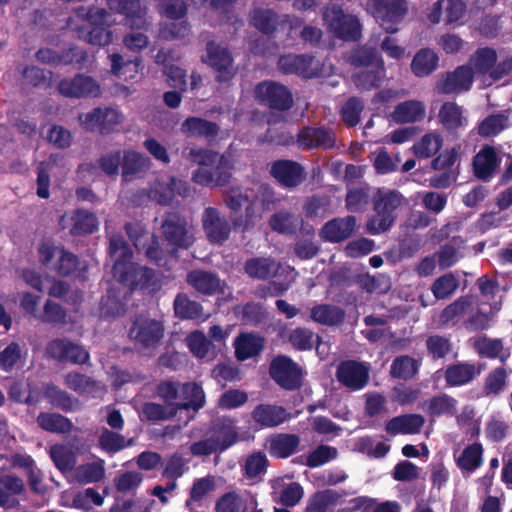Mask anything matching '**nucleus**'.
Returning <instances> with one entry per match:
<instances>
[{
	"instance_id": "nucleus-15",
	"label": "nucleus",
	"mask_w": 512,
	"mask_h": 512,
	"mask_svg": "<svg viewBox=\"0 0 512 512\" xmlns=\"http://www.w3.org/2000/svg\"><path fill=\"white\" fill-rule=\"evenodd\" d=\"M370 366L355 360H345L338 364L336 379L351 391L363 389L369 381Z\"/></svg>"
},
{
	"instance_id": "nucleus-20",
	"label": "nucleus",
	"mask_w": 512,
	"mask_h": 512,
	"mask_svg": "<svg viewBox=\"0 0 512 512\" xmlns=\"http://www.w3.org/2000/svg\"><path fill=\"white\" fill-rule=\"evenodd\" d=\"M203 229L211 243L222 244L230 236L231 227L224 216L214 207L205 208L202 215Z\"/></svg>"
},
{
	"instance_id": "nucleus-26",
	"label": "nucleus",
	"mask_w": 512,
	"mask_h": 512,
	"mask_svg": "<svg viewBox=\"0 0 512 512\" xmlns=\"http://www.w3.org/2000/svg\"><path fill=\"white\" fill-rule=\"evenodd\" d=\"M110 10L126 17V25L139 29L146 24L145 9L139 0H105Z\"/></svg>"
},
{
	"instance_id": "nucleus-55",
	"label": "nucleus",
	"mask_w": 512,
	"mask_h": 512,
	"mask_svg": "<svg viewBox=\"0 0 512 512\" xmlns=\"http://www.w3.org/2000/svg\"><path fill=\"white\" fill-rule=\"evenodd\" d=\"M456 404V399L447 394H442L427 400L424 403V410L432 417L453 415L456 410Z\"/></svg>"
},
{
	"instance_id": "nucleus-22",
	"label": "nucleus",
	"mask_w": 512,
	"mask_h": 512,
	"mask_svg": "<svg viewBox=\"0 0 512 512\" xmlns=\"http://www.w3.org/2000/svg\"><path fill=\"white\" fill-rule=\"evenodd\" d=\"M472 84V68L470 66H459L438 81L436 90L441 94H458L468 91Z\"/></svg>"
},
{
	"instance_id": "nucleus-52",
	"label": "nucleus",
	"mask_w": 512,
	"mask_h": 512,
	"mask_svg": "<svg viewBox=\"0 0 512 512\" xmlns=\"http://www.w3.org/2000/svg\"><path fill=\"white\" fill-rule=\"evenodd\" d=\"M427 355L432 360L445 359L453 350V344L450 337L433 334L425 340Z\"/></svg>"
},
{
	"instance_id": "nucleus-64",
	"label": "nucleus",
	"mask_w": 512,
	"mask_h": 512,
	"mask_svg": "<svg viewBox=\"0 0 512 512\" xmlns=\"http://www.w3.org/2000/svg\"><path fill=\"white\" fill-rule=\"evenodd\" d=\"M50 457L61 472H70L76 464L72 450L64 445H54L50 449Z\"/></svg>"
},
{
	"instance_id": "nucleus-16",
	"label": "nucleus",
	"mask_w": 512,
	"mask_h": 512,
	"mask_svg": "<svg viewBox=\"0 0 512 512\" xmlns=\"http://www.w3.org/2000/svg\"><path fill=\"white\" fill-rule=\"evenodd\" d=\"M206 52L207 56L203 61L213 68L217 81H230L234 77L236 70L228 49L211 41L207 43Z\"/></svg>"
},
{
	"instance_id": "nucleus-25",
	"label": "nucleus",
	"mask_w": 512,
	"mask_h": 512,
	"mask_svg": "<svg viewBox=\"0 0 512 512\" xmlns=\"http://www.w3.org/2000/svg\"><path fill=\"white\" fill-rule=\"evenodd\" d=\"M355 226L356 218L354 216L333 218L323 225L320 236L324 241L339 243L353 234Z\"/></svg>"
},
{
	"instance_id": "nucleus-28",
	"label": "nucleus",
	"mask_w": 512,
	"mask_h": 512,
	"mask_svg": "<svg viewBox=\"0 0 512 512\" xmlns=\"http://www.w3.org/2000/svg\"><path fill=\"white\" fill-rule=\"evenodd\" d=\"M235 357L239 361H245L260 355L262 352L265 339L258 333L243 332L234 340Z\"/></svg>"
},
{
	"instance_id": "nucleus-33",
	"label": "nucleus",
	"mask_w": 512,
	"mask_h": 512,
	"mask_svg": "<svg viewBox=\"0 0 512 512\" xmlns=\"http://www.w3.org/2000/svg\"><path fill=\"white\" fill-rule=\"evenodd\" d=\"M281 265L270 257H254L244 264L245 273L254 279L267 280L274 277Z\"/></svg>"
},
{
	"instance_id": "nucleus-36",
	"label": "nucleus",
	"mask_w": 512,
	"mask_h": 512,
	"mask_svg": "<svg viewBox=\"0 0 512 512\" xmlns=\"http://www.w3.org/2000/svg\"><path fill=\"white\" fill-rule=\"evenodd\" d=\"M227 165H217L215 168L199 167L194 171L192 180L207 187L224 186L231 178V173L224 170Z\"/></svg>"
},
{
	"instance_id": "nucleus-53",
	"label": "nucleus",
	"mask_w": 512,
	"mask_h": 512,
	"mask_svg": "<svg viewBox=\"0 0 512 512\" xmlns=\"http://www.w3.org/2000/svg\"><path fill=\"white\" fill-rule=\"evenodd\" d=\"M438 65V56L430 49H422L414 56L411 69L417 77H424L432 73Z\"/></svg>"
},
{
	"instance_id": "nucleus-31",
	"label": "nucleus",
	"mask_w": 512,
	"mask_h": 512,
	"mask_svg": "<svg viewBox=\"0 0 512 512\" xmlns=\"http://www.w3.org/2000/svg\"><path fill=\"white\" fill-rule=\"evenodd\" d=\"M64 384L74 392L82 396L96 397L102 390V384L79 372H69L65 375Z\"/></svg>"
},
{
	"instance_id": "nucleus-7",
	"label": "nucleus",
	"mask_w": 512,
	"mask_h": 512,
	"mask_svg": "<svg viewBox=\"0 0 512 512\" xmlns=\"http://www.w3.org/2000/svg\"><path fill=\"white\" fill-rule=\"evenodd\" d=\"M164 240L175 249H189L195 242L193 226L187 219L176 212L167 213L161 223Z\"/></svg>"
},
{
	"instance_id": "nucleus-58",
	"label": "nucleus",
	"mask_w": 512,
	"mask_h": 512,
	"mask_svg": "<svg viewBox=\"0 0 512 512\" xmlns=\"http://www.w3.org/2000/svg\"><path fill=\"white\" fill-rule=\"evenodd\" d=\"M72 221L71 233L73 235L91 234L98 229L97 217L86 210H76L72 216Z\"/></svg>"
},
{
	"instance_id": "nucleus-17",
	"label": "nucleus",
	"mask_w": 512,
	"mask_h": 512,
	"mask_svg": "<svg viewBox=\"0 0 512 512\" xmlns=\"http://www.w3.org/2000/svg\"><path fill=\"white\" fill-rule=\"evenodd\" d=\"M163 334L164 326L162 322L146 316L136 317L129 330L130 338L144 347L156 345Z\"/></svg>"
},
{
	"instance_id": "nucleus-32",
	"label": "nucleus",
	"mask_w": 512,
	"mask_h": 512,
	"mask_svg": "<svg viewBox=\"0 0 512 512\" xmlns=\"http://www.w3.org/2000/svg\"><path fill=\"white\" fill-rule=\"evenodd\" d=\"M483 446L479 442L466 446L456 459L457 467L464 477H469L483 464Z\"/></svg>"
},
{
	"instance_id": "nucleus-47",
	"label": "nucleus",
	"mask_w": 512,
	"mask_h": 512,
	"mask_svg": "<svg viewBox=\"0 0 512 512\" xmlns=\"http://www.w3.org/2000/svg\"><path fill=\"white\" fill-rule=\"evenodd\" d=\"M44 395L52 406L65 412H73L79 409L78 399L55 385H48Z\"/></svg>"
},
{
	"instance_id": "nucleus-62",
	"label": "nucleus",
	"mask_w": 512,
	"mask_h": 512,
	"mask_svg": "<svg viewBox=\"0 0 512 512\" xmlns=\"http://www.w3.org/2000/svg\"><path fill=\"white\" fill-rule=\"evenodd\" d=\"M105 475L104 461L98 460L86 463L77 467L75 476L78 482L82 484L96 483L103 479Z\"/></svg>"
},
{
	"instance_id": "nucleus-40",
	"label": "nucleus",
	"mask_w": 512,
	"mask_h": 512,
	"mask_svg": "<svg viewBox=\"0 0 512 512\" xmlns=\"http://www.w3.org/2000/svg\"><path fill=\"white\" fill-rule=\"evenodd\" d=\"M385 76L384 62L379 61L375 66L366 67L352 76V81L360 90H371L381 85Z\"/></svg>"
},
{
	"instance_id": "nucleus-61",
	"label": "nucleus",
	"mask_w": 512,
	"mask_h": 512,
	"mask_svg": "<svg viewBox=\"0 0 512 512\" xmlns=\"http://www.w3.org/2000/svg\"><path fill=\"white\" fill-rule=\"evenodd\" d=\"M477 352L487 358H499L502 362L509 356L500 339L479 338L475 343Z\"/></svg>"
},
{
	"instance_id": "nucleus-10",
	"label": "nucleus",
	"mask_w": 512,
	"mask_h": 512,
	"mask_svg": "<svg viewBox=\"0 0 512 512\" xmlns=\"http://www.w3.org/2000/svg\"><path fill=\"white\" fill-rule=\"evenodd\" d=\"M254 93L257 102L270 109L287 111L293 106L291 91L279 82L264 80L256 85Z\"/></svg>"
},
{
	"instance_id": "nucleus-6",
	"label": "nucleus",
	"mask_w": 512,
	"mask_h": 512,
	"mask_svg": "<svg viewBox=\"0 0 512 512\" xmlns=\"http://www.w3.org/2000/svg\"><path fill=\"white\" fill-rule=\"evenodd\" d=\"M76 16L87 23L78 31L80 38L93 45L105 46L111 43L112 33L102 26L106 22L107 11L103 8H86L79 6Z\"/></svg>"
},
{
	"instance_id": "nucleus-8",
	"label": "nucleus",
	"mask_w": 512,
	"mask_h": 512,
	"mask_svg": "<svg viewBox=\"0 0 512 512\" xmlns=\"http://www.w3.org/2000/svg\"><path fill=\"white\" fill-rule=\"evenodd\" d=\"M323 20L329 32L339 39L356 41L361 36L359 19L345 13L338 5L327 6L323 11Z\"/></svg>"
},
{
	"instance_id": "nucleus-9",
	"label": "nucleus",
	"mask_w": 512,
	"mask_h": 512,
	"mask_svg": "<svg viewBox=\"0 0 512 512\" xmlns=\"http://www.w3.org/2000/svg\"><path fill=\"white\" fill-rule=\"evenodd\" d=\"M39 260L45 266H51L62 276H69L79 267L76 255L62 247L55 246L51 241H43L38 248Z\"/></svg>"
},
{
	"instance_id": "nucleus-13",
	"label": "nucleus",
	"mask_w": 512,
	"mask_h": 512,
	"mask_svg": "<svg viewBox=\"0 0 512 512\" xmlns=\"http://www.w3.org/2000/svg\"><path fill=\"white\" fill-rule=\"evenodd\" d=\"M45 353L50 359L75 365L85 364L90 359L84 347L67 338H56L48 342Z\"/></svg>"
},
{
	"instance_id": "nucleus-38",
	"label": "nucleus",
	"mask_w": 512,
	"mask_h": 512,
	"mask_svg": "<svg viewBox=\"0 0 512 512\" xmlns=\"http://www.w3.org/2000/svg\"><path fill=\"white\" fill-rule=\"evenodd\" d=\"M238 491H229L221 495L215 502V512H247L250 508V497Z\"/></svg>"
},
{
	"instance_id": "nucleus-29",
	"label": "nucleus",
	"mask_w": 512,
	"mask_h": 512,
	"mask_svg": "<svg viewBox=\"0 0 512 512\" xmlns=\"http://www.w3.org/2000/svg\"><path fill=\"white\" fill-rule=\"evenodd\" d=\"M300 438L295 434L277 433L266 441V448L271 456L285 459L298 451Z\"/></svg>"
},
{
	"instance_id": "nucleus-45",
	"label": "nucleus",
	"mask_w": 512,
	"mask_h": 512,
	"mask_svg": "<svg viewBox=\"0 0 512 512\" xmlns=\"http://www.w3.org/2000/svg\"><path fill=\"white\" fill-rule=\"evenodd\" d=\"M183 156L195 163L200 167H211L215 164L217 165H227L228 161L223 155H219L218 153L199 147H187L183 151Z\"/></svg>"
},
{
	"instance_id": "nucleus-48",
	"label": "nucleus",
	"mask_w": 512,
	"mask_h": 512,
	"mask_svg": "<svg viewBox=\"0 0 512 512\" xmlns=\"http://www.w3.org/2000/svg\"><path fill=\"white\" fill-rule=\"evenodd\" d=\"M133 444L132 439H126L125 436L115 431L103 428L98 436L99 447L108 454H115Z\"/></svg>"
},
{
	"instance_id": "nucleus-57",
	"label": "nucleus",
	"mask_w": 512,
	"mask_h": 512,
	"mask_svg": "<svg viewBox=\"0 0 512 512\" xmlns=\"http://www.w3.org/2000/svg\"><path fill=\"white\" fill-rule=\"evenodd\" d=\"M419 369V362L408 355L396 357L391 366L390 374L393 378L408 380L413 378Z\"/></svg>"
},
{
	"instance_id": "nucleus-12",
	"label": "nucleus",
	"mask_w": 512,
	"mask_h": 512,
	"mask_svg": "<svg viewBox=\"0 0 512 512\" xmlns=\"http://www.w3.org/2000/svg\"><path fill=\"white\" fill-rule=\"evenodd\" d=\"M278 68L284 74H295L311 79L321 74V64L310 54H285L278 59Z\"/></svg>"
},
{
	"instance_id": "nucleus-56",
	"label": "nucleus",
	"mask_w": 512,
	"mask_h": 512,
	"mask_svg": "<svg viewBox=\"0 0 512 512\" xmlns=\"http://www.w3.org/2000/svg\"><path fill=\"white\" fill-rule=\"evenodd\" d=\"M499 308L496 305L491 306L490 312H484L480 308L473 310L469 308L467 317L463 320V326L469 332H479L487 330L491 326L493 313L492 311Z\"/></svg>"
},
{
	"instance_id": "nucleus-60",
	"label": "nucleus",
	"mask_w": 512,
	"mask_h": 512,
	"mask_svg": "<svg viewBox=\"0 0 512 512\" xmlns=\"http://www.w3.org/2000/svg\"><path fill=\"white\" fill-rule=\"evenodd\" d=\"M289 343L297 350H311L320 343V337L308 328L298 327L290 331Z\"/></svg>"
},
{
	"instance_id": "nucleus-3",
	"label": "nucleus",
	"mask_w": 512,
	"mask_h": 512,
	"mask_svg": "<svg viewBox=\"0 0 512 512\" xmlns=\"http://www.w3.org/2000/svg\"><path fill=\"white\" fill-rule=\"evenodd\" d=\"M240 440L234 419L218 417L211 422L208 437L192 443L189 451L193 456L204 457L221 454Z\"/></svg>"
},
{
	"instance_id": "nucleus-63",
	"label": "nucleus",
	"mask_w": 512,
	"mask_h": 512,
	"mask_svg": "<svg viewBox=\"0 0 512 512\" xmlns=\"http://www.w3.org/2000/svg\"><path fill=\"white\" fill-rule=\"evenodd\" d=\"M442 142V137L438 133H427L414 144V154L418 158H429L440 150Z\"/></svg>"
},
{
	"instance_id": "nucleus-51",
	"label": "nucleus",
	"mask_w": 512,
	"mask_h": 512,
	"mask_svg": "<svg viewBox=\"0 0 512 512\" xmlns=\"http://www.w3.org/2000/svg\"><path fill=\"white\" fill-rule=\"evenodd\" d=\"M109 57L111 60V72L117 77H124L125 80L134 79V74H137L143 69L140 57H135L134 60L129 61H124L123 57L117 53Z\"/></svg>"
},
{
	"instance_id": "nucleus-14",
	"label": "nucleus",
	"mask_w": 512,
	"mask_h": 512,
	"mask_svg": "<svg viewBox=\"0 0 512 512\" xmlns=\"http://www.w3.org/2000/svg\"><path fill=\"white\" fill-rule=\"evenodd\" d=\"M271 378L286 390H295L300 387L302 372L299 366L287 356L279 355L270 364Z\"/></svg>"
},
{
	"instance_id": "nucleus-2",
	"label": "nucleus",
	"mask_w": 512,
	"mask_h": 512,
	"mask_svg": "<svg viewBox=\"0 0 512 512\" xmlns=\"http://www.w3.org/2000/svg\"><path fill=\"white\" fill-rule=\"evenodd\" d=\"M280 201L274 190L267 184L255 188L232 187L225 195L226 205L233 211L245 209V226L254 225L262 218L266 210H270Z\"/></svg>"
},
{
	"instance_id": "nucleus-27",
	"label": "nucleus",
	"mask_w": 512,
	"mask_h": 512,
	"mask_svg": "<svg viewBox=\"0 0 512 512\" xmlns=\"http://www.w3.org/2000/svg\"><path fill=\"white\" fill-rule=\"evenodd\" d=\"M251 417L261 428H273L287 421L290 414L282 406L259 404L253 409Z\"/></svg>"
},
{
	"instance_id": "nucleus-54",
	"label": "nucleus",
	"mask_w": 512,
	"mask_h": 512,
	"mask_svg": "<svg viewBox=\"0 0 512 512\" xmlns=\"http://www.w3.org/2000/svg\"><path fill=\"white\" fill-rule=\"evenodd\" d=\"M38 425L45 431L52 433H69L72 430V422L57 413H40L37 417Z\"/></svg>"
},
{
	"instance_id": "nucleus-59",
	"label": "nucleus",
	"mask_w": 512,
	"mask_h": 512,
	"mask_svg": "<svg viewBox=\"0 0 512 512\" xmlns=\"http://www.w3.org/2000/svg\"><path fill=\"white\" fill-rule=\"evenodd\" d=\"M497 62L496 50L490 47L478 49L471 58L473 73L486 74L491 72Z\"/></svg>"
},
{
	"instance_id": "nucleus-43",
	"label": "nucleus",
	"mask_w": 512,
	"mask_h": 512,
	"mask_svg": "<svg viewBox=\"0 0 512 512\" xmlns=\"http://www.w3.org/2000/svg\"><path fill=\"white\" fill-rule=\"evenodd\" d=\"M184 134L190 137L213 138L218 135L220 127L200 117H188L181 125Z\"/></svg>"
},
{
	"instance_id": "nucleus-42",
	"label": "nucleus",
	"mask_w": 512,
	"mask_h": 512,
	"mask_svg": "<svg viewBox=\"0 0 512 512\" xmlns=\"http://www.w3.org/2000/svg\"><path fill=\"white\" fill-rule=\"evenodd\" d=\"M122 176L126 181L150 168V159L142 153L125 151L122 156Z\"/></svg>"
},
{
	"instance_id": "nucleus-46",
	"label": "nucleus",
	"mask_w": 512,
	"mask_h": 512,
	"mask_svg": "<svg viewBox=\"0 0 512 512\" xmlns=\"http://www.w3.org/2000/svg\"><path fill=\"white\" fill-rule=\"evenodd\" d=\"M175 315L181 319L201 320L204 321L207 316L203 314L202 305L191 300L185 294H178L174 299Z\"/></svg>"
},
{
	"instance_id": "nucleus-37",
	"label": "nucleus",
	"mask_w": 512,
	"mask_h": 512,
	"mask_svg": "<svg viewBox=\"0 0 512 512\" xmlns=\"http://www.w3.org/2000/svg\"><path fill=\"white\" fill-rule=\"evenodd\" d=\"M426 108L423 102L418 100H407L399 103L393 113L392 118L396 123H415L425 118Z\"/></svg>"
},
{
	"instance_id": "nucleus-5",
	"label": "nucleus",
	"mask_w": 512,
	"mask_h": 512,
	"mask_svg": "<svg viewBox=\"0 0 512 512\" xmlns=\"http://www.w3.org/2000/svg\"><path fill=\"white\" fill-rule=\"evenodd\" d=\"M404 200L399 191L378 188L372 198L375 214L367 221L368 232L379 235L388 231L396 220V210Z\"/></svg>"
},
{
	"instance_id": "nucleus-24",
	"label": "nucleus",
	"mask_w": 512,
	"mask_h": 512,
	"mask_svg": "<svg viewBox=\"0 0 512 512\" xmlns=\"http://www.w3.org/2000/svg\"><path fill=\"white\" fill-rule=\"evenodd\" d=\"M297 144L302 149H330L335 145V135L325 127H304L297 135Z\"/></svg>"
},
{
	"instance_id": "nucleus-18",
	"label": "nucleus",
	"mask_w": 512,
	"mask_h": 512,
	"mask_svg": "<svg viewBox=\"0 0 512 512\" xmlns=\"http://www.w3.org/2000/svg\"><path fill=\"white\" fill-rule=\"evenodd\" d=\"M58 90L63 96L70 98L97 97L100 94V86L96 80L84 74L62 79Z\"/></svg>"
},
{
	"instance_id": "nucleus-19",
	"label": "nucleus",
	"mask_w": 512,
	"mask_h": 512,
	"mask_svg": "<svg viewBox=\"0 0 512 512\" xmlns=\"http://www.w3.org/2000/svg\"><path fill=\"white\" fill-rule=\"evenodd\" d=\"M270 173L285 188L299 186L307 176L305 168L300 163L292 160H277L273 162Z\"/></svg>"
},
{
	"instance_id": "nucleus-34",
	"label": "nucleus",
	"mask_w": 512,
	"mask_h": 512,
	"mask_svg": "<svg viewBox=\"0 0 512 512\" xmlns=\"http://www.w3.org/2000/svg\"><path fill=\"white\" fill-rule=\"evenodd\" d=\"M472 304V296L466 295L456 299L453 303L449 304L442 310L439 316L441 325L449 327L460 323L462 320H464V316L467 315Z\"/></svg>"
},
{
	"instance_id": "nucleus-44",
	"label": "nucleus",
	"mask_w": 512,
	"mask_h": 512,
	"mask_svg": "<svg viewBox=\"0 0 512 512\" xmlns=\"http://www.w3.org/2000/svg\"><path fill=\"white\" fill-rule=\"evenodd\" d=\"M311 319L325 326H336L343 322L345 311L336 305L318 304L311 308Z\"/></svg>"
},
{
	"instance_id": "nucleus-39",
	"label": "nucleus",
	"mask_w": 512,
	"mask_h": 512,
	"mask_svg": "<svg viewBox=\"0 0 512 512\" xmlns=\"http://www.w3.org/2000/svg\"><path fill=\"white\" fill-rule=\"evenodd\" d=\"M479 373L474 364L457 363L446 368L445 381L449 387L463 386L471 382Z\"/></svg>"
},
{
	"instance_id": "nucleus-41",
	"label": "nucleus",
	"mask_w": 512,
	"mask_h": 512,
	"mask_svg": "<svg viewBox=\"0 0 512 512\" xmlns=\"http://www.w3.org/2000/svg\"><path fill=\"white\" fill-rule=\"evenodd\" d=\"M186 281L196 291L205 295H213L220 289V279L218 276L203 270L189 272Z\"/></svg>"
},
{
	"instance_id": "nucleus-23",
	"label": "nucleus",
	"mask_w": 512,
	"mask_h": 512,
	"mask_svg": "<svg viewBox=\"0 0 512 512\" xmlns=\"http://www.w3.org/2000/svg\"><path fill=\"white\" fill-rule=\"evenodd\" d=\"M501 164L500 151L484 145L473 158L474 175L483 181L490 180Z\"/></svg>"
},
{
	"instance_id": "nucleus-21",
	"label": "nucleus",
	"mask_w": 512,
	"mask_h": 512,
	"mask_svg": "<svg viewBox=\"0 0 512 512\" xmlns=\"http://www.w3.org/2000/svg\"><path fill=\"white\" fill-rule=\"evenodd\" d=\"M251 24L261 33L272 34L279 24H289L290 29L297 28L302 21L299 18H290L288 15L283 16L280 20L279 16L272 9L256 8L250 14Z\"/></svg>"
},
{
	"instance_id": "nucleus-11",
	"label": "nucleus",
	"mask_w": 512,
	"mask_h": 512,
	"mask_svg": "<svg viewBox=\"0 0 512 512\" xmlns=\"http://www.w3.org/2000/svg\"><path fill=\"white\" fill-rule=\"evenodd\" d=\"M368 10L380 20L381 27L389 34L395 33L398 23L407 12L406 0H367Z\"/></svg>"
},
{
	"instance_id": "nucleus-50",
	"label": "nucleus",
	"mask_w": 512,
	"mask_h": 512,
	"mask_svg": "<svg viewBox=\"0 0 512 512\" xmlns=\"http://www.w3.org/2000/svg\"><path fill=\"white\" fill-rule=\"evenodd\" d=\"M184 187V190H178V195L186 197L189 195L190 188L187 182L170 178L167 184H158L157 187L152 191V198L155 199L161 205H168L171 203L174 195L175 188Z\"/></svg>"
},
{
	"instance_id": "nucleus-49",
	"label": "nucleus",
	"mask_w": 512,
	"mask_h": 512,
	"mask_svg": "<svg viewBox=\"0 0 512 512\" xmlns=\"http://www.w3.org/2000/svg\"><path fill=\"white\" fill-rule=\"evenodd\" d=\"M464 240L461 237H453L448 243L441 246L438 256V263L442 269H447L456 264L463 257Z\"/></svg>"
},
{
	"instance_id": "nucleus-30",
	"label": "nucleus",
	"mask_w": 512,
	"mask_h": 512,
	"mask_svg": "<svg viewBox=\"0 0 512 512\" xmlns=\"http://www.w3.org/2000/svg\"><path fill=\"white\" fill-rule=\"evenodd\" d=\"M425 419L420 414H404L393 417L385 425V431L392 436L417 434L421 431Z\"/></svg>"
},
{
	"instance_id": "nucleus-1",
	"label": "nucleus",
	"mask_w": 512,
	"mask_h": 512,
	"mask_svg": "<svg viewBox=\"0 0 512 512\" xmlns=\"http://www.w3.org/2000/svg\"><path fill=\"white\" fill-rule=\"evenodd\" d=\"M108 251L114 262L113 276L130 292L141 290L154 293L160 289V278L155 270L131 261L133 252L122 235L114 234L110 237Z\"/></svg>"
},
{
	"instance_id": "nucleus-4",
	"label": "nucleus",
	"mask_w": 512,
	"mask_h": 512,
	"mask_svg": "<svg viewBox=\"0 0 512 512\" xmlns=\"http://www.w3.org/2000/svg\"><path fill=\"white\" fill-rule=\"evenodd\" d=\"M156 393L174 411L191 409L197 412L205 405L204 391L194 382L161 381L156 387Z\"/></svg>"
},
{
	"instance_id": "nucleus-35",
	"label": "nucleus",
	"mask_w": 512,
	"mask_h": 512,
	"mask_svg": "<svg viewBox=\"0 0 512 512\" xmlns=\"http://www.w3.org/2000/svg\"><path fill=\"white\" fill-rule=\"evenodd\" d=\"M439 122L448 131L464 129L468 120L464 115V110L455 102H445L438 113Z\"/></svg>"
}]
</instances>
